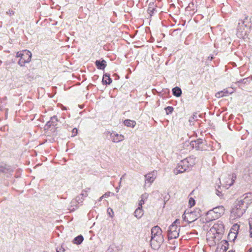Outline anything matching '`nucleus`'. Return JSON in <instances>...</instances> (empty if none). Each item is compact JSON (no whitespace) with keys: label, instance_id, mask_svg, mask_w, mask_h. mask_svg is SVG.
<instances>
[{"label":"nucleus","instance_id":"nucleus-35","mask_svg":"<svg viewBox=\"0 0 252 252\" xmlns=\"http://www.w3.org/2000/svg\"><path fill=\"white\" fill-rule=\"evenodd\" d=\"M72 136H75L77 133V129L76 128H74L72 129Z\"/></svg>","mask_w":252,"mask_h":252},{"label":"nucleus","instance_id":"nucleus-16","mask_svg":"<svg viewBox=\"0 0 252 252\" xmlns=\"http://www.w3.org/2000/svg\"><path fill=\"white\" fill-rule=\"evenodd\" d=\"M233 93V91L230 92L228 89H224L223 90L219 92L216 94V96L218 98L227 96L228 94H231Z\"/></svg>","mask_w":252,"mask_h":252},{"label":"nucleus","instance_id":"nucleus-17","mask_svg":"<svg viewBox=\"0 0 252 252\" xmlns=\"http://www.w3.org/2000/svg\"><path fill=\"white\" fill-rule=\"evenodd\" d=\"M217 216L220 218L224 213V208L222 206H219L213 209Z\"/></svg>","mask_w":252,"mask_h":252},{"label":"nucleus","instance_id":"nucleus-14","mask_svg":"<svg viewBox=\"0 0 252 252\" xmlns=\"http://www.w3.org/2000/svg\"><path fill=\"white\" fill-rule=\"evenodd\" d=\"M32 53L29 51L25 50L22 52V55H21V57L24 59L25 61L26 62L29 63L31 61L32 58Z\"/></svg>","mask_w":252,"mask_h":252},{"label":"nucleus","instance_id":"nucleus-27","mask_svg":"<svg viewBox=\"0 0 252 252\" xmlns=\"http://www.w3.org/2000/svg\"><path fill=\"white\" fill-rule=\"evenodd\" d=\"M83 237L82 235H79L73 239V242L75 244L79 245L83 242Z\"/></svg>","mask_w":252,"mask_h":252},{"label":"nucleus","instance_id":"nucleus-13","mask_svg":"<svg viewBox=\"0 0 252 252\" xmlns=\"http://www.w3.org/2000/svg\"><path fill=\"white\" fill-rule=\"evenodd\" d=\"M90 190V189H87L84 190L82 191V193L78 196H77L75 198V200H77V202L80 203H82L84 198L87 197L88 195V192Z\"/></svg>","mask_w":252,"mask_h":252},{"label":"nucleus","instance_id":"nucleus-1","mask_svg":"<svg viewBox=\"0 0 252 252\" xmlns=\"http://www.w3.org/2000/svg\"><path fill=\"white\" fill-rule=\"evenodd\" d=\"M164 241L161 229L158 225L151 229V238L150 244L154 249H158Z\"/></svg>","mask_w":252,"mask_h":252},{"label":"nucleus","instance_id":"nucleus-46","mask_svg":"<svg viewBox=\"0 0 252 252\" xmlns=\"http://www.w3.org/2000/svg\"><path fill=\"white\" fill-rule=\"evenodd\" d=\"M212 59H213V57H211V59H210V60H212Z\"/></svg>","mask_w":252,"mask_h":252},{"label":"nucleus","instance_id":"nucleus-42","mask_svg":"<svg viewBox=\"0 0 252 252\" xmlns=\"http://www.w3.org/2000/svg\"><path fill=\"white\" fill-rule=\"evenodd\" d=\"M120 187H117V188H116V191H117V192H119V189H120Z\"/></svg>","mask_w":252,"mask_h":252},{"label":"nucleus","instance_id":"nucleus-40","mask_svg":"<svg viewBox=\"0 0 252 252\" xmlns=\"http://www.w3.org/2000/svg\"><path fill=\"white\" fill-rule=\"evenodd\" d=\"M122 180V177H121V179H120V181L119 184V187H121Z\"/></svg>","mask_w":252,"mask_h":252},{"label":"nucleus","instance_id":"nucleus-11","mask_svg":"<svg viewBox=\"0 0 252 252\" xmlns=\"http://www.w3.org/2000/svg\"><path fill=\"white\" fill-rule=\"evenodd\" d=\"M110 138L113 142L117 143L123 141L124 136L116 132H112L110 134Z\"/></svg>","mask_w":252,"mask_h":252},{"label":"nucleus","instance_id":"nucleus-24","mask_svg":"<svg viewBox=\"0 0 252 252\" xmlns=\"http://www.w3.org/2000/svg\"><path fill=\"white\" fill-rule=\"evenodd\" d=\"M58 122V119L56 116H54L51 118L50 120L47 122L46 126H51L56 125V123Z\"/></svg>","mask_w":252,"mask_h":252},{"label":"nucleus","instance_id":"nucleus-5","mask_svg":"<svg viewBox=\"0 0 252 252\" xmlns=\"http://www.w3.org/2000/svg\"><path fill=\"white\" fill-rule=\"evenodd\" d=\"M180 220L177 219L170 225L168 230L169 239H176L179 237L180 230Z\"/></svg>","mask_w":252,"mask_h":252},{"label":"nucleus","instance_id":"nucleus-19","mask_svg":"<svg viewBox=\"0 0 252 252\" xmlns=\"http://www.w3.org/2000/svg\"><path fill=\"white\" fill-rule=\"evenodd\" d=\"M187 170L188 169L184 167V166H180V162H179L177 167L174 170V173L175 174L177 175L183 173Z\"/></svg>","mask_w":252,"mask_h":252},{"label":"nucleus","instance_id":"nucleus-20","mask_svg":"<svg viewBox=\"0 0 252 252\" xmlns=\"http://www.w3.org/2000/svg\"><path fill=\"white\" fill-rule=\"evenodd\" d=\"M79 205V204L77 202V200L75 199H73L70 202V206L69 208V210L70 211H73L78 208Z\"/></svg>","mask_w":252,"mask_h":252},{"label":"nucleus","instance_id":"nucleus-15","mask_svg":"<svg viewBox=\"0 0 252 252\" xmlns=\"http://www.w3.org/2000/svg\"><path fill=\"white\" fill-rule=\"evenodd\" d=\"M235 179L236 176L235 175L233 174L232 176L228 175L226 179V181L224 182L225 187H229L232 186L233 184Z\"/></svg>","mask_w":252,"mask_h":252},{"label":"nucleus","instance_id":"nucleus-6","mask_svg":"<svg viewBox=\"0 0 252 252\" xmlns=\"http://www.w3.org/2000/svg\"><path fill=\"white\" fill-rule=\"evenodd\" d=\"M237 200L247 209L249 206L252 203V193H245Z\"/></svg>","mask_w":252,"mask_h":252},{"label":"nucleus","instance_id":"nucleus-26","mask_svg":"<svg viewBox=\"0 0 252 252\" xmlns=\"http://www.w3.org/2000/svg\"><path fill=\"white\" fill-rule=\"evenodd\" d=\"M172 92L173 94L177 97L180 96L182 94V91L181 89L177 87L173 88Z\"/></svg>","mask_w":252,"mask_h":252},{"label":"nucleus","instance_id":"nucleus-33","mask_svg":"<svg viewBox=\"0 0 252 252\" xmlns=\"http://www.w3.org/2000/svg\"><path fill=\"white\" fill-rule=\"evenodd\" d=\"M195 203V200L192 198H190L189 201V205L190 207L193 206Z\"/></svg>","mask_w":252,"mask_h":252},{"label":"nucleus","instance_id":"nucleus-45","mask_svg":"<svg viewBox=\"0 0 252 252\" xmlns=\"http://www.w3.org/2000/svg\"><path fill=\"white\" fill-rule=\"evenodd\" d=\"M228 90H229L230 92H231L232 91H233V92L234 91V90H233V88H231V89H228Z\"/></svg>","mask_w":252,"mask_h":252},{"label":"nucleus","instance_id":"nucleus-25","mask_svg":"<svg viewBox=\"0 0 252 252\" xmlns=\"http://www.w3.org/2000/svg\"><path fill=\"white\" fill-rule=\"evenodd\" d=\"M148 193H145L144 194H143L141 196V197H140L141 199H140V200L139 202L138 206H140L141 208H142V205L143 204H144L145 201L146 200H147V199L148 198Z\"/></svg>","mask_w":252,"mask_h":252},{"label":"nucleus","instance_id":"nucleus-32","mask_svg":"<svg viewBox=\"0 0 252 252\" xmlns=\"http://www.w3.org/2000/svg\"><path fill=\"white\" fill-rule=\"evenodd\" d=\"M26 63H27L26 61H25L24 59L22 58V57L20 58L19 61H18V64L20 66H23L25 65Z\"/></svg>","mask_w":252,"mask_h":252},{"label":"nucleus","instance_id":"nucleus-3","mask_svg":"<svg viewBox=\"0 0 252 252\" xmlns=\"http://www.w3.org/2000/svg\"><path fill=\"white\" fill-rule=\"evenodd\" d=\"M247 209L238 200H236L231 211L230 217L232 220L241 218Z\"/></svg>","mask_w":252,"mask_h":252},{"label":"nucleus","instance_id":"nucleus-10","mask_svg":"<svg viewBox=\"0 0 252 252\" xmlns=\"http://www.w3.org/2000/svg\"><path fill=\"white\" fill-rule=\"evenodd\" d=\"M228 249V243L226 241H222L218 246L215 252H225ZM228 252H234L233 251H229Z\"/></svg>","mask_w":252,"mask_h":252},{"label":"nucleus","instance_id":"nucleus-41","mask_svg":"<svg viewBox=\"0 0 252 252\" xmlns=\"http://www.w3.org/2000/svg\"><path fill=\"white\" fill-rule=\"evenodd\" d=\"M7 14H8V13H9V14H11V13L13 14V11H10V10H9V12H7Z\"/></svg>","mask_w":252,"mask_h":252},{"label":"nucleus","instance_id":"nucleus-4","mask_svg":"<svg viewBox=\"0 0 252 252\" xmlns=\"http://www.w3.org/2000/svg\"><path fill=\"white\" fill-rule=\"evenodd\" d=\"M201 211L198 208H196L193 211L186 210L182 216L184 220L189 223L193 222L201 216Z\"/></svg>","mask_w":252,"mask_h":252},{"label":"nucleus","instance_id":"nucleus-21","mask_svg":"<svg viewBox=\"0 0 252 252\" xmlns=\"http://www.w3.org/2000/svg\"><path fill=\"white\" fill-rule=\"evenodd\" d=\"M95 64L97 68L99 69H104L106 66V62L104 60H102L101 61L97 60L95 62Z\"/></svg>","mask_w":252,"mask_h":252},{"label":"nucleus","instance_id":"nucleus-37","mask_svg":"<svg viewBox=\"0 0 252 252\" xmlns=\"http://www.w3.org/2000/svg\"><path fill=\"white\" fill-rule=\"evenodd\" d=\"M110 193V192H108L107 193H105L104 194H103L102 195V197H104V198H107V197H108L109 196Z\"/></svg>","mask_w":252,"mask_h":252},{"label":"nucleus","instance_id":"nucleus-18","mask_svg":"<svg viewBox=\"0 0 252 252\" xmlns=\"http://www.w3.org/2000/svg\"><path fill=\"white\" fill-rule=\"evenodd\" d=\"M192 146L197 150H202L203 149V142L201 140H197L191 142Z\"/></svg>","mask_w":252,"mask_h":252},{"label":"nucleus","instance_id":"nucleus-22","mask_svg":"<svg viewBox=\"0 0 252 252\" xmlns=\"http://www.w3.org/2000/svg\"><path fill=\"white\" fill-rule=\"evenodd\" d=\"M143 215V211L142 209V208H141L140 206H138V207L136 209L134 213V216L137 219H140L142 217Z\"/></svg>","mask_w":252,"mask_h":252},{"label":"nucleus","instance_id":"nucleus-8","mask_svg":"<svg viewBox=\"0 0 252 252\" xmlns=\"http://www.w3.org/2000/svg\"><path fill=\"white\" fill-rule=\"evenodd\" d=\"M212 232L216 231L217 234H222L224 230V226L222 222L220 220L217 221L211 228Z\"/></svg>","mask_w":252,"mask_h":252},{"label":"nucleus","instance_id":"nucleus-34","mask_svg":"<svg viewBox=\"0 0 252 252\" xmlns=\"http://www.w3.org/2000/svg\"><path fill=\"white\" fill-rule=\"evenodd\" d=\"M107 213L110 217H111V218L113 217L114 212H113V210L111 208H108Z\"/></svg>","mask_w":252,"mask_h":252},{"label":"nucleus","instance_id":"nucleus-43","mask_svg":"<svg viewBox=\"0 0 252 252\" xmlns=\"http://www.w3.org/2000/svg\"><path fill=\"white\" fill-rule=\"evenodd\" d=\"M247 252H252V248H250V249L248 250Z\"/></svg>","mask_w":252,"mask_h":252},{"label":"nucleus","instance_id":"nucleus-12","mask_svg":"<svg viewBox=\"0 0 252 252\" xmlns=\"http://www.w3.org/2000/svg\"><path fill=\"white\" fill-rule=\"evenodd\" d=\"M219 218L216 214L213 211V209L209 210L206 215V221L209 222Z\"/></svg>","mask_w":252,"mask_h":252},{"label":"nucleus","instance_id":"nucleus-7","mask_svg":"<svg viewBox=\"0 0 252 252\" xmlns=\"http://www.w3.org/2000/svg\"><path fill=\"white\" fill-rule=\"evenodd\" d=\"M180 166H184L187 169L192 166L195 163V158L193 156H190L181 160Z\"/></svg>","mask_w":252,"mask_h":252},{"label":"nucleus","instance_id":"nucleus-31","mask_svg":"<svg viewBox=\"0 0 252 252\" xmlns=\"http://www.w3.org/2000/svg\"><path fill=\"white\" fill-rule=\"evenodd\" d=\"M250 236L252 238V218L249 220Z\"/></svg>","mask_w":252,"mask_h":252},{"label":"nucleus","instance_id":"nucleus-2","mask_svg":"<svg viewBox=\"0 0 252 252\" xmlns=\"http://www.w3.org/2000/svg\"><path fill=\"white\" fill-rule=\"evenodd\" d=\"M251 22L247 15H245L243 20H240L237 28L236 35L240 38H245L249 33Z\"/></svg>","mask_w":252,"mask_h":252},{"label":"nucleus","instance_id":"nucleus-30","mask_svg":"<svg viewBox=\"0 0 252 252\" xmlns=\"http://www.w3.org/2000/svg\"><path fill=\"white\" fill-rule=\"evenodd\" d=\"M165 109L167 115L172 113L173 111V108L171 106H168L166 107Z\"/></svg>","mask_w":252,"mask_h":252},{"label":"nucleus","instance_id":"nucleus-44","mask_svg":"<svg viewBox=\"0 0 252 252\" xmlns=\"http://www.w3.org/2000/svg\"><path fill=\"white\" fill-rule=\"evenodd\" d=\"M103 198H104V197H102V196H101V197L99 198V199L98 201H101Z\"/></svg>","mask_w":252,"mask_h":252},{"label":"nucleus","instance_id":"nucleus-28","mask_svg":"<svg viewBox=\"0 0 252 252\" xmlns=\"http://www.w3.org/2000/svg\"><path fill=\"white\" fill-rule=\"evenodd\" d=\"M103 82H105L106 84H110L112 83V80L110 77L109 74L107 75L106 74L103 76Z\"/></svg>","mask_w":252,"mask_h":252},{"label":"nucleus","instance_id":"nucleus-9","mask_svg":"<svg viewBox=\"0 0 252 252\" xmlns=\"http://www.w3.org/2000/svg\"><path fill=\"white\" fill-rule=\"evenodd\" d=\"M157 172L154 171L145 175V182L151 184L156 178Z\"/></svg>","mask_w":252,"mask_h":252},{"label":"nucleus","instance_id":"nucleus-39","mask_svg":"<svg viewBox=\"0 0 252 252\" xmlns=\"http://www.w3.org/2000/svg\"><path fill=\"white\" fill-rule=\"evenodd\" d=\"M21 55H22V52H17V57H20L21 58Z\"/></svg>","mask_w":252,"mask_h":252},{"label":"nucleus","instance_id":"nucleus-47","mask_svg":"<svg viewBox=\"0 0 252 252\" xmlns=\"http://www.w3.org/2000/svg\"><path fill=\"white\" fill-rule=\"evenodd\" d=\"M57 252H61V251H57Z\"/></svg>","mask_w":252,"mask_h":252},{"label":"nucleus","instance_id":"nucleus-38","mask_svg":"<svg viewBox=\"0 0 252 252\" xmlns=\"http://www.w3.org/2000/svg\"><path fill=\"white\" fill-rule=\"evenodd\" d=\"M239 228V225L238 224H235L233 226V229L236 230Z\"/></svg>","mask_w":252,"mask_h":252},{"label":"nucleus","instance_id":"nucleus-29","mask_svg":"<svg viewBox=\"0 0 252 252\" xmlns=\"http://www.w3.org/2000/svg\"><path fill=\"white\" fill-rule=\"evenodd\" d=\"M248 80H249V81H251L252 80V76H250L248 78H246L241 79L240 81H238L237 83H241L245 84V83H246L247 81Z\"/></svg>","mask_w":252,"mask_h":252},{"label":"nucleus","instance_id":"nucleus-36","mask_svg":"<svg viewBox=\"0 0 252 252\" xmlns=\"http://www.w3.org/2000/svg\"><path fill=\"white\" fill-rule=\"evenodd\" d=\"M216 194L219 196V197H221L222 196V193L221 191H220L219 190H216Z\"/></svg>","mask_w":252,"mask_h":252},{"label":"nucleus","instance_id":"nucleus-23","mask_svg":"<svg viewBox=\"0 0 252 252\" xmlns=\"http://www.w3.org/2000/svg\"><path fill=\"white\" fill-rule=\"evenodd\" d=\"M124 124L127 127H134L136 125V122L135 121L127 119L124 122Z\"/></svg>","mask_w":252,"mask_h":252}]
</instances>
